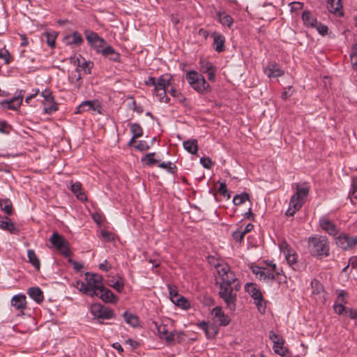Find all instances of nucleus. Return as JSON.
<instances>
[{"label":"nucleus","instance_id":"obj_42","mask_svg":"<svg viewBox=\"0 0 357 357\" xmlns=\"http://www.w3.org/2000/svg\"><path fill=\"white\" fill-rule=\"evenodd\" d=\"M41 96L44 98L43 105L52 103L54 101V96L50 89H45L41 92Z\"/></svg>","mask_w":357,"mask_h":357},{"label":"nucleus","instance_id":"obj_22","mask_svg":"<svg viewBox=\"0 0 357 357\" xmlns=\"http://www.w3.org/2000/svg\"><path fill=\"white\" fill-rule=\"evenodd\" d=\"M213 38V48L218 52H222L225 50V38L224 36L218 32L212 33Z\"/></svg>","mask_w":357,"mask_h":357},{"label":"nucleus","instance_id":"obj_54","mask_svg":"<svg viewBox=\"0 0 357 357\" xmlns=\"http://www.w3.org/2000/svg\"><path fill=\"white\" fill-rule=\"evenodd\" d=\"M218 190L220 195H223L224 197H227V199L230 198L231 195L227 190L225 183H221Z\"/></svg>","mask_w":357,"mask_h":357},{"label":"nucleus","instance_id":"obj_18","mask_svg":"<svg viewBox=\"0 0 357 357\" xmlns=\"http://www.w3.org/2000/svg\"><path fill=\"white\" fill-rule=\"evenodd\" d=\"M156 327L159 336L161 339L165 340V341L169 344L173 343L174 331H169L167 326L164 324L158 325L156 324Z\"/></svg>","mask_w":357,"mask_h":357},{"label":"nucleus","instance_id":"obj_27","mask_svg":"<svg viewBox=\"0 0 357 357\" xmlns=\"http://www.w3.org/2000/svg\"><path fill=\"white\" fill-rule=\"evenodd\" d=\"M11 304L17 310H23L26 307V296L24 294L15 295L11 300Z\"/></svg>","mask_w":357,"mask_h":357},{"label":"nucleus","instance_id":"obj_1","mask_svg":"<svg viewBox=\"0 0 357 357\" xmlns=\"http://www.w3.org/2000/svg\"><path fill=\"white\" fill-rule=\"evenodd\" d=\"M219 278L217 283L220 284L219 295L226 303L230 311L236 310L237 292L241 288L239 280L235 273L230 270L227 264L215 265Z\"/></svg>","mask_w":357,"mask_h":357},{"label":"nucleus","instance_id":"obj_20","mask_svg":"<svg viewBox=\"0 0 357 357\" xmlns=\"http://www.w3.org/2000/svg\"><path fill=\"white\" fill-rule=\"evenodd\" d=\"M301 19L305 26L312 29L316 27L319 21L315 15L309 10H304L301 15Z\"/></svg>","mask_w":357,"mask_h":357},{"label":"nucleus","instance_id":"obj_41","mask_svg":"<svg viewBox=\"0 0 357 357\" xmlns=\"http://www.w3.org/2000/svg\"><path fill=\"white\" fill-rule=\"evenodd\" d=\"M154 155L155 153H147L142 158V162L147 166L155 165L158 161L153 158Z\"/></svg>","mask_w":357,"mask_h":357},{"label":"nucleus","instance_id":"obj_14","mask_svg":"<svg viewBox=\"0 0 357 357\" xmlns=\"http://www.w3.org/2000/svg\"><path fill=\"white\" fill-rule=\"evenodd\" d=\"M268 337L273 343V349L275 353L281 356H286L287 350L284 347V341L283 338L275 333L273 331L269 332Z\"/></svg>","mask_w":357,"mask_h":357},{"label":"nucleus","instance_id":"obj_48","mask_svg":"<svg viewBox=\"0 0 357 357\" xmlns=\"http://www.w3.org/2000/svg\"><path fill=\"white\" fill-rule=\"evenodd\" d=\"M46 40L47 45L51 47H54L55 46V39L56 37V35L54 32L50 33L47 32L45 33Z\"/></svg>","mask_w":357,"mask_h":357},{"label":"nucleus","instance_id":"obj_29","mask_svg":"<svg viewBox=\"0 0 357 357\" xmlns=\"http://www.w3.org/2000/svg\"><path fill=\"white\" fill-rule=\"evenodd\" d=\"M70 190L77 197L80 201H86V196L82 192V184L80 182H75L71 184Z\"/></svg>","mask_w":357,"mask_h":357},{"label":"nucleus","instance_id":"obj_12","mask_svg":"<svg viewBox=\"0 0 357 357\" xmlns=\"http://www.w3.org/2000/svg\"><path fill=\"white\" fill-rule=\"evenodd\" d=\"M348 300V294L345 290H337V298L333 305L335 312H354L346 306Z\"/></svg>","mask_w":357,"mask_h":357},{"label":"nucleus","instance_id":"obj_45","mask_svg":"<svg viewBox=\"0 0 357 357\" xmlns=\"http://www.w3.org/2000/svg\"><path fill=\"white\" fill-rule=\"evenodd\" d=\"M58 110L56 103L54 101L52 103L44 105L43 111L46 114H52Z\"/></svg>","mask_w":357,"mask_h":357},{"label":"nucleus","instance_id":"obj_11","mask_svg":"<svg viewBox=\"0 0 357 357\" xmlns=\"http://www.w3.org/2000/svg\"><path fill=\"white\" fill-rule=\"evenodd\" d=\"M311 287L312 289V296L317 304H324L326 301L327 293L321 283L319 280L314 279L311 282Z\"/></svg>","mask_w":357,"mask_h":357},{"label":"nucleus","instance_id":"obj_21","mask_svg":"<svg viewBox=\"0 0 357 357\" xmlns=\"http://www.w3.org/2000/svg\"><path fill=\"white\" fill-rule=\"evenodd\" d=\"M284 255L285 256L286 260L288 264L294 269L296 270L297 268V259L298 256L295 251L289 248L288 245L285 246V249L284 250Z\"/></svg>","mask_w":357,"mask_h":357},{"label":"nucleus","instance_id":"obj_9","mask_svg":"<svg viewBox=\"0 0 357 357\" xmlns=\"http://www.w3.org/2000/svg\"><path fill=\"white\" fill-rule=\"evenodd\" d=\"M50 242L62 255L66 257L70 256L68 243L61 235L54 232L50 238Z\"/></svg>","mask_w":357,"mask_h":357},{"label":"nucleus","instance_id":"obj_38","mask_svg":"<svg viewBox=\"0 0 357 357\" xmlns=\"http://www.w3.org/2000/svg\"><path fill=\"white\" fill-rule=\"evenodd\" d=\"M130 128L134 138H139L143 135V129L139 123H131Z\"/></svg>","mask_w":357,"mask_h":357},{"label":"nucleus","instance_id":"obj_49","mask_svg":"<svg viewBox=\"0 0 357 357\" xmlns=\"http://www.w3.org/2000/svg\"><path fill=\"white\" fill-rule=\"evenodd\" d=\"M158 167L162 169H167L169 173L173 174L174 172V169H176L175 165H174L171 162H161L158 165Z\"/></svg>","mask_w":357,"mask_h":357},{"label":"nucleus","instance_id":"obj_31","mask_svg":"<svg viewBox=\"0 0 357 357\" xmlns=\"http://www.w3.org/2000/svg\"><path fill=\"white\" fill-rule=\"evenodd\" d=\"M172 303L183 310H188L190 308V301L183 296H178Z\"/></svg>","mask_w":357,"mask_h":357},{"label":"nucleus","instance_id":"obj_17","mask_svg":"<svg viewBox=\"0 0 357 357\" xmlns=\"http://www.w3.org/2000/svg\"><path fill=\"white\" fill-rule=\"evenodd\" d=\"M319 225L329 235L335 236L338 232L336 225L326 217L319 219Z\"/></svg>","mask_w":357,"mask_h":357},{"label":"nucleus","instance_id":"obj_62","mask_svg":"<svg viewBox=\"0 0 357 357\" xmlns=\"http://www.w3.org/2000/svg\"><path fill=\"white\" fill-rule=\"evenodd\" d=\"M69 262L73 265L74 269H75L77 271H80L83 268V264L79 262L73 261L72 259H70Z\"/></svg>","mask_w":357,"mask_h":357},{"label":"nucleus","instance_id":"obj_34","mask_svg":"<svg viewBox=\"0 0 357 357\" xmlns=\"http://www.w3.org/2000/svg\"><path fill=\"white\" fill-rule=\"evenodd\" d=\"M218 17L219 22L224 26L230 27L233 24L232 17L229 15L226 14L225 12H219L218 13Z\"/></svg>","mask_w":357,"mask_h":357},{"label":"nucleus","instance_id":"obj_28","mask_svg":"<svg viewBox=\"0 0 357 357\" xmlns=\"http://www.w3.org/2000/svg\"><path fill=\"white\" fill-rule=\"evenodd\" d=\"M98 293L100 298L105 302H114L115 301V296L113 292L105 288L103 285L102 287L98 290Z\"/></svg>","mask_w":357,"mask_h":357},{"label":"nucleus","instance_id":"obj_60","mask_svg":"<svg viewBox=\"0 0 357 357\" xmlns=\"http://www.w3.org/2000/svg\"><path fill=\"white\" fill-rule=\"evenodd\" d=\"M215 73H216V68H215V67L213 68L210 71L206 73V74L208 75V79L209 81L213 82L215 80Z\"/></svg>","mask_w":357,"mask_h":357},{"label":"nucleus","instance_id":"obj_5","mask_svg":"<svg viewBox=\"0 0 357 357\" xmlns=\"http://www.w3.org/2000/svg\"><path fill=\"white\" fill-rule=\"evenodd\" d=\"M309 252L313 257H328L329 255V242L326 236L314 235L308 239Z\"/></svg>","mask_w":357,"mask_h":357},{"label":"nucleus","instance_id":"obj_3","mask_svg":"<svg viewBox=\"0 0 357 357\" xmlns=\"http://www.w3.org/2000/svg\"><path fill=\"white\" fill-rule=\"evenodd\" d=\"M102 278L98 274L86 273L85 281H77L75 287L79 291L91 297L98 295V290L102 287Z\"/></svg>","mask_w":357,"mask_h":357},{"label":"nucleus","instance_id":"obj_50","mask_svg":"<svg viewBox=\"0 0 357 357\" xmlns=\"http://www.w3.org/2000/svg\"><path fill=\"white\" fill-rule=\"evenodd\" d=\"M103 56L109 57L112 54H115V50L110 45H105L100 52Z\"/></svg>","mask_w":357,"mask_h":357},{"label":"nucleus","instance_id":"obj_39","mask_svg":"<svg viewBox=\"0 0 357 357\" xmlns=\"http://www.w3.org/2000/svg\"><path fill=\"white\" fill-rule=\"evenodd\" d=\"M249 195L247 192L236 195L233 198V203L236 206H239L249 200Z\"/></svg>","mask_w":357,"mask_h":357},{"label":"nucleus","instance_id":"obj_53","mask_svg":"<svg viewBox=\"0 0 357 357\" xmlns=\"http://www.w3.org/2000/svg\"><path fill=\"white\" fill-rule=\"evenodd\" d=\"M169 93L172 96L176 98L181 102H183L185 100L183 95L175 88L172 87Z\"/></svg>","mask_w":357,"mask_h":357},{"label":"nucleus","instance_id":"obj_64","mask_svg":"<svg viewBox=\"0 0 357 357\" xmlns=\"http://www.w3.org/2000/svg\"><path fill=\"white\" fill-rule=\"evenodd\" d=\"M350 59L352 66L357 65V52H351L350 54Z\"/></svg>","mask_w":357,"mask_h":357},{"label":"nucleus","instance_id":"obj_44","mask_svg":"<svg viewBox=\"0 0 357 357\" xmlns=\"http://www.w3.org/2000/svg\"><path fill=\"white\" fill-rule=\"evenodd\" d=\"M93 319L97 320L100 324H103V320L110 319L113 317L114 314H93Z\"/></svg>","mask_w":357,"mask_h":357},{"label":"nucleus","instance_id":"obj_47","mask_svg":"<svg viewBox=\"0 0 357 357\" xmlns=\"http://www.w3.org/2000/svg\"><path fill=\"white\" fill-rule=\"evenodd\" d=\"M312 29H316L318 33L321 36H326L328 34V28L326 25L323 24L321 22H319L316 27H313Z\"/></svg>","mask_w":357,"mask_h":357},{"label":"nucleus","instance_id":"obj_15","mask_svg":"<svg viewBox=\"0 0 357 357\" xmlns=\"http://www.w3.org/2000/svg\"><path fill=\"white\" fill-rule=\"evenodd\" d=\"M24 95V91L21 90L19 91V93L17 96L13 98L8 100H3L1 102V105L4 109L17 110L21 105L23 97Z\"/></svg>","mask_w":357,"mask_h":357},{"label":"nucleus","instance_id":"obj_63","mask_svg":"<svg viewBox=\"0 0 357 357\" xmlns=\"http://www.w3.org/2000/svg\"><path fill=\"white\" fill-rule=\"evenodd\" d=\"M101 236L107 241H111L112 239V234L105 230H101Z\"/></svg>","mask_w":357,"mask_h":357},{"label":"nucleus","instance_id":"obj_56","mask_svg":"<svg viewBox=\"0 0 357 357\" xmlns=\"http://www.w3.org/2000/svg\"><path fill=\"white\" fill-rule=\"evenodd\" d=\"M150 145L144 140H140L138 144L135 146V149L140 151H144L149 149Z\"/></svg>","mask_w":357,"mask_h":357},{"label":"nucleus","instance_id":"obj_43","mask_svg":"<svg viewBox=\"0 0 357 357\" xmlns=\"http://www.w3.org/2000/svg\"><path fill=\"white\" fill-rule=\"evenodd\" d=\"M167 288L169 291V298L172 302L181 296L178 292L176 287L168 284Z\"/></svg>","mask_w":357,"mask_h":357},{"label":"nucleus","instance_id":"obj_46","mask_svg":"<svg viewBox=\"0 0 357 357\" xmlns=\"http://www.w3.org/2000/svg\"><path fill=\"white\" fill-rule=\"evenodd\" d=\"M201 165L206 169H210L213 165L214 162L211 160L209 157H202L200 158Z\"/></svg>","mask_w":357,"mask_h":357},{"label":"nucleus","instance_id":"obj_51","mask_svg":"<svg viewBox=\"0 0 357 357\" xmlns=\"http://www.w3.org/2000/svg\"><path fill=\"white\" fill-rule=\"evenodd\" d=\"M110 285L117 291L121 292L123 289L124 282L121 278H119V279L116 280V281H115L113 284H111Z\"/></svg>","mask_w":357,"mask_h":357},{"label":"nucleus","instance_id":"obj_32","mask_svg":"<svg viewBox=\"0 0 357 357\" xmlns=\"http://www.w3.org/2000/svg\"><path fill=\"white\" fill-rule=\"evenodd\" d=\"M27 257L29 259V262L32 264V266L36 269L39 270L40 267V260L36 255L34 250H28L27 251Z\"/></svg>","mask_w":357,"mask_h":357},{"label":"nucleus","instance_id":"obj_35","mask_svg":"<svg viewBox=\"0 0 357 357\" xmlns=\"http://www.w3.org/2000/svg\"><path fill=\"white\" fill-rule=\"evenodd\" d=\"M78 66L80 67L86 74H91V69L93 66V63L90 61H86L83 57L80 56L79 58L77 59Z\"/></svg>","mask_w":357,"mask_h":357},{"label":"nucleus","instance_id":"obj_30","mask_svg":"<svg viewBox=\"0 0 357 357\" xmlns=\"http://www.w3.org/2000/svg\"><path fill=\"white\" fill-rule=\"evenodd\" d=\"M184 149L190 153L195 155L198 151V143L197 139H191L183 142Z\"/></svg>","mask_w":357,"mask_h":357},{"label":"nucleus","instance_id":"obj_8","mask_svg":"<svg viewBox=\"0 0 357 357\" xmlns=\"http://www.w3.org/2000/svg\"><path fill=\"white\" fill-rule=\"evenodd\" d=\"M245 289L254 300V303L257 306L259 312H265L267 308V301L264 298L257 284L247 283Z\"/></svg>","mask_w":357,"mask_h":357},{"label":"nucleus","instance_id":"obj_33","mask_svg":"<svg viewBox=\"0 0 357 357\" xmlns=\"http://www.w3.org/2000/svg\"><path fill=\"white\" fill-rule=\"evenodd\" d=\"M125 321L133 328L139 326L138 317L135 314H123Z\"/></svg>","mask_w":357,"mask_h":357},{"label":"nucleus","instance_id":"obj_52","mask_svg":"<svg viewBox=\"0 0 357 357\" xmlns=\"http://www.w3.org/2000/svg\"><path fill=\"white\" fill-rule=\"evenodd\" d=\"M350 196L354 199H357V177H355L352 180L351 188L349 192Z\"/></svg>","mask_w":357,"mask_h":357},{"label":"nucleus","instance_id":"obj_16","mask_svg":"<svg viewBox=\"0 0 357 357\" xmlns=\"http://www.w3.org/2000/svg\"><path fill=\"white\" fill-rule=\"evenodd\" d=\"M264 73L268 77H278L284 75V72L276 63H270L264 68Z\"/></svg>","mask_w":357,"mask_h":357},{"label":"nucleus","instance_id":"obj_59","mask_svg":"<svg viewBox=\"0 0 357 357\" xmlns=\"http://www.w3.org/2000/svg\"><path fill=\"white\" fill-rule=\"evenodd\" d=\"M125 344H128L132 349V350H134L139 347V343L137 341L130 338L126 340L125 341Z\"/></svg>","mask_w":357,"mask_h":357},{"label":"nucleus","instance_id":"obj_24","mask_svg":"<svg viewBox=\"0 0 357 357\" xmlns=\"http://www.w3.org/2000/svg\"><path fill=\"white\" fill-rule=\"evenodd\" d=\"M328 10L331 13L340 17L344 15L342 0H328Z\"/></svg>","mask_w":357,"mask_h":357},{"label":"nucleus","instance_id":"obj_4","mask_svg":"<svg viewBox=\"0 0 357 357\" xmlns=\"http://www.w3.org/2000/svg\"><path fill=\"white\" fill-rule=\"evenodd\" d=\"M212 322L202 321L198 324V326L206 333L208 338L214 337L218 333V326H225L231 321V318L227 314H212Z\"/></svg>","mask_w":357,"mask_h":357},{"label":"nucleus","instance_id":"obj_37","mask_svg":"<svg viewBox=\"0 0 357 357\" xmlns=\"http://www.w3.org/2000/svg\"><path fill=\"white\" fill-rule=\"evenodd\" d=\"M69 80L72 83H75V86L77 89H79L82 85V76L79 73V70L76 68L75 73H72V74L69 76Z\"/></svg>","mask_w":357,"mask_h":357},{"label":"nucleus","instance_id":"obj_6","mask_svg":"<svg viewBox=\"0 0 357 357\" xmlns=\"http://www.w3.org/2000/svg\"><path fill=\"white\" fill-rule=\"evenodd\" d=\"M309 187L307 185H296V192L291 197L289 202V208L286 212L287 215L292 216L298 211L304 204L305 199L309 193Z\"/></svg>","mask_w":357,"mask_h":357},{"label":"nucleus","instance_id":"obj_23","mask_svg":"<svg viewBox=\"0 0 357 357\" xmlns=\"http://www.w3.org/2000/svg\"><path fill=\"white\" fill-rule=\"evenodd\" d=\"M63 40L66 45L76 46L82 45L84 41L82 36L77 31H74L72 34L66 36Z\"/></svg>","mask_w":357,"mask_h":357},{"label":"nucleus","instance_id":"obj_40","mask_svg":"<svg viewBox=\"0 0 357 357\" xmlns=\"http://www.w3.org/2000/svg\"><path fill=\"white\" fill-rule=\"evenodd\" d=\"M199 67H200V71L202 73H206L210 71L211 70H212L213 68H215L214 65L212 63H211L204 59H200Z\"/></svg>","mask_w":357,"mask_h":357},{"label":"nucleus","instance_id":"obj_13","mask_svg":"<svg viewBox=\"0 0 357 357\" xmlns=\"http://www.w3.org/2000/svg\"><path fill=\"white\" fill-rule=\"evenodd\" d=\"M336 245L343 250H349L357 244V236H350L345 233H341L335 238Z\"/></svg>","mask_w":357,"mask_h":357},{"label":"nucleus","instance_id":"obj_57","mask_svg":"<svg viewBox=\"0 0 357 357\" xmlns=\"http://www.w3.org/2000/svg\"><path fill=\"white\" fill-rule=\"evenodd\" d=\"M245 234L244 232L243 231V230H240V229H237L235 231L233 232L232 234V236L233 238L236 241H239L241 242L244 236H245Z\"/></svg>","mask_w":357,"mask_h":357},{"label":"nucleus","instance_id":"obj_36","mask_svg":"<svg viewBox=\"0 0 357 357\" xmlns=\"http://www.w3.org/2000/svg\"><path fill=\"white\" fill-rule=\"evenodd\" d=\"M257 278L264 282H268L275 279V275L271 271L264 268Z\"/></svg>","mask_w":357,"mask_h":357},{"label":"nucleus","instance_id":"obj_2","mask_svg":"<svg viewBox=\"0 0 357 357\" xmlns=\"http://www.w3.org/2000/svg\"><path fill=\"white\" fill-rule=\"evenodd\" d=\"M172 76L169 74H164L161 75L158 79L153 77H149L145 81L147 86L154 87V93L158 98L161 102L169 103V98L167 96V88L172 84Z\"/></svg>","mask_w":357,"mask_h":357},{"label":"nucleus","instance_id":"obj_61","mask_svg":"<svg viewBox=\"0 0 357 357\" xmlns=\"http://www.w3.org/2000/svg\"><path fill=\"white\" fill-rule=\"evenodd\" d=\"M349 265H350L352 268L357 270V256H353L349 259Z\"/></svg>","mask_w":357,"mask_h":357},{"label":"nucleus","instance_id":"obj_7","mask_svg":"<svg viewBox=\"0 0 357 357\" xmlns=\"http://www.w3.org/2000/svg\"><path fill=\"white\" fill-rule=\"evenodd\" d=\"M186 80L190 86L199 93H206L211 91V86L204 76L195 70L186 73Z\"/></svg>","mask_w":357,"mask_h":357},{"label":"nucleus","instance_id":"obj_25","mask_svg":"<svg viewBox=\"0 0 357 357\" xmlns=\"http://www.w3.org/2000/svg\"><path fill=\"white\" fill-rule=\"evenodd\" d=\"M0 229L8 231L11 234H16L18 231L15 224L8 217H4L0 220Z\"/></svg>","mask_w":357,"mask_h":357},{"label":"nucleus","instance_id":"obj_26","mask_svg":"<svg viewBox=\"0 0 357 357\" xmlns=\"http://www.w3.org/2000/svg\"><path fill=\"white\" fill-rule=\"evenodd\" d=\"M27 294L37 303L42 302L44 298L43 291L38 287H30L27 290Z\"/></svg>","mask_w":357,"mask_h":357},{"label":"nucleus","instance_id":"obj_19","mask_svg":"<svg viewBox=\"0 0 357 357\" xmlns=\"http://www.w3.org/2000/svg\"><path fill=\"white\" fill-rule=\"evenodd\" d=\"M100 105L97 100L83 101L77 108V113H82L86 111H98Z\"/></svg>","mask_w":357,"mask_h":357},{"label":"nucleus","instance_id":"obj_58","mask_svg":"<svg viewBox=\"0 0 357 357\" xmlns=\"http://www.w3.org/2000/svg\"><path fill=\"white\" fill-rule=\"evenodd\" d=\"M0 58L3 59L5 63L8 64L10 63V54L6 50H0Z\"/></svg>","mask_w":357,"mask_h":357},{"label":"nucleus","instance_id":"obj_10","mask_svg":"<svg viewBox=\"0 0 357 357\" xmlns=\"http://www.w3.org/2000/svg\"><path fill=\"white\" fill-rule=\"evenodd\" d=\"M84 33L88 43L97 53H100L107 45L105 40L100 37L97 33L90 30H86Z\"/></svg>","mask_w":357,"mask_h":357},{"label":"nucleus","instance_id":"obj_55","mask_svg":"<svg viewBox=\"0 0 357 357\" xmlns=\"http://www.w3.org/2000/svg\"><path fill=\"white\" fill-rule=\"evenodd\" d=\"M4 203L3 207L1 209L8 215H10L12 213V204L10 201L8 199L2 200Z\"/></svg>","mask_w":357,"mask_h":357}]
</instances>
